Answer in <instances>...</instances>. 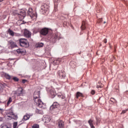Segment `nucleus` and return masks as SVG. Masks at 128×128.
<instances>
[{"instance_id":"9","label":"nucleus","mask_w":128,"mask_h":128,"mask_svg":"<svg viewBox=\"0 0 128 128\" xmlns=\"http://www.w3.org/2000/svg\"><path fill=\"white\" fill-rule=\"evenodd\" d=\"M40 34L42 36H46L48 34V28H44L40 30Z\"/></svg>"},{"instance_id":"35","label":"nucleus","mask_w":128,"mask_h":128,"mask_svg":"<svg viewBox=\"0 0 128 128\" xmlns=\"http://www.w3.org/2000/svg\"><path fill=\"white\" fill-rule=\"evenodd\" d=\"M22 82L23 84H26V80H22Z\"/></svg>"},{"instance_id":"4","label":"nucleus","mask_w":128,"mask_h":128,"mask_svg":"<svg viewBox=\"0 0 128 128\" xmlns=\"http://www.w3.org/2000/svg\"><path fill=\"white\" fill-rule=\"evenodd\" d=\"M24 94V91L22 88H20L18 89L17 90L14 92L15 96H22Z\"/></svg>"},{"instance_id":"15","label":"nucleus","mask_w":128,"mask_h":128,"mask_svg":"<svg viewBox=\"0 0 128 128\" xmlns=\"http://www.w3.org/2000/svg\"><path fill=\"white\" fill-rule=\"evenodd\" d=\"M50 117L48 116H46L43 118V121L44 122L48 124V122H50Z\"/></svg>"},{"instance_id":"34","label":"nucleus","mask_w":128,"mask_h":128,"mask_svg":"<svg viewBox=\"0 0 128 128\" xmlns=\"http://www.w3.org/2000/svg\"><path fill=\"white\" fill-rule=\"evenodd\" d=\"M103 42L104 44H106V42H108V40H106V38H104Z\"/></svg>"},{"instance_id":"27","label":"nucleus","mask_w":128,"mask_h":128,"mask_svg":"<svg viewBox=\"0 0 128 128\" xmlns=\"http://www.w3.org/2000/svg\"><path fill=\"white\" fill-rule=\"evenodd\" d=\"M32 128H40V126L38 124H36L32 126Z\"/></svg>"},{"instance_id":"23","label":"nucleus","mask_w":128,"mask_h":128,"mask_svg":"<svg viewBox=\"0 0 128 128\" xmlns=\"http://www.w3.org/2000/svg\"><path fill=\"white\" fill-rule=\"evenodd\" d=\"M12 102V97L9 98V99L8 101L7 102V106H10V102Z\"/></svg>"},{"instance_id":"3","label":"nucleus","mask_w":128,"mask_h":128,"mask_svg":"<svg viewBox=\"0 0 128 128\" xmlns=\"http://www.w3.org/2000/svg\"><path fill=\"white\" fill-rule=\"evenodd\" d=\"M20 46H23L24 48H28L30 46V44L28 40L24 38H21L19 40Z\"/></svg>"},{"instance_id":"20","label":"nucleus","mask_w":128,"mask_h":128,"mask_svg":"<svg viewBox=\"0 0 128 128\" xmlns=\"http://www.w3.org/2000/svg\"><path fill=\"white\" fill-rule=\"evenodd\" d=\"M8 34L11 36H14V31H12V30H10V29H8Z\"/></svg>"},{"instance_id":"24","label":"nucleus","mask_w":128,"mask_h":128,"mask_svg":"<svg viewBox=\"0 0 128 128\" xmlns=\"http://www.w3.org/2000/svg\"><path fill=\"white\" fill-rule=\"evenodd\" d=\"M16 52L18 54H22V52H23L22 50V49H18L16 50Z\"/></svg>"},{"instance_id":"17","label":"nucleus","mask_w":128,"mask_h":128,"mask_svg":"<svg viewBox=\"0 0 128 128\" xmlns=\"http://www.w3.org/2000/svg\"><path fill=\"white\" fill-rule=\"evenodd\" d=\"M84 94H82V93H81L80 92H76V98H84Z\"/></svg>"},{"instance_id":"38","label":"nucleus","mask_w":128,"mask_h":128,"mask_svg":"<svg viewBox=\"0 0 128 128\" xmlns=\"http://www.w3.org/2000/svg\"><path fill=\"white\" fill-rule=\"evenodd\" d=\"M102 22V19H100V22Z\"/></svg>"},{"instance_id":"22","label":"nucleus","mask_w":128,"mask_h":128,"mask_svg":"<svg viewBox=\"0 0 128 128\" xmlns=\"http://www.w3.org/2000/svg\"><path fill=\"white\" fill-rule=\"evenodd\" d=\"M36 48H42V46H44V44L42 43H38L37 44H36Z\"/></svg>"},{"instance_id":"33","label":"nucleus","mask_w":128,"mask_h":128,"mask_svg":"<svg viewBox=\"0 0 128 128\" xmlns=\"http://www.w3.org/2000/svg\"><path fill=\"white\" fill-rule=\"evenodd\" d=\"M127 110H128V109L125 110H123L122 112V114H126V112Z\"/></svg>"},{"instance_id":"1","label":"nucleus","mask_w":128,"mask_h":128,"mask_svg":"<svg viewBox=\"0 0 128 128\" xmlns=\"http://www.w3.org/2000/svg\"><path fill=\"white\" fill-rule=\"evenodd\" d=\"M40 97V92H35L34 94V100L36 105L41 108H44V104L42 101Z\"/></svg>"},{"instance_id":"37","label":"nucleus","mask_w":128,"mask_h":128,"mask_svg":"<svg viewBox=\"0 0 128 128\" xmlns=\"http://www.w3.org/2000/svg\"><path fill=\"white\" fill-rule=\"evenodd\" d=\"M0 122H2V118L0 117Z\"/></svg>"},{"instance_id":"39","label":"nucleus","mask_w":128,"mask_h":128,"mask_svg":"<svg viewBox=\"0 0 128 128\" xmlns=\"http://www.w3.org/2000/svg\"><path fill=\"white\" fill-rule=\"evenodd\" d=\"M4 0H0V2H4Z\"/></svg>"},{"instance_id":"11","label":"nucleus","mask_w":128,"mask_h":128,"mask_svg":"<svg viewBox=\"0 0 128 128\" xmlns=\"http://www.w3.org/2000/svg\"><path fill=\"white\" fill-rule=\"evenodd\" d=\"M50 8V6L47 4H44L41 6V10H44V12H48V8Z\"/></svg>"},{"instance_id":"16","label":"nucleus","mask_w":128,"mask_h":128,"mask_svg":"<svg viewBox=\"0 0 128 128\" xmlns=\"http://www.w3.org/2000/svg\"><path fill=\"white\" fill-rule=\"evenodd\" d=\"M88 124H90L91 128H96L94 126V120L90 119L88 120Z\"/></svg>"},{"instance_id":"10","label":"nucleus","mask_w":128,"mask_h":128,"mask_svg":"<svg viewBox=\"0 0 128 128\" xmlns=\"http://www.w3.org/2000/svg\"><path fill=\"white\" fill-rule=\"evenodd\" d=\"M58 128H64V122L62 120H59L57 123Z\"/></svg>"},{"instance_id":"21","label":"nucleus","mask_w":128,"mask_h":128,"mask_svg":"<svg viewBox=\"0 0 128 128\" xmlns=\"http://www.w3.org/2000/svg\"><path fill=\"white\" fill-rule=\"evenodd\" d=\"M4 76L6 80H10V78H12V76H10L8 74H5Z\"/></svg>"},{"instance_id":"14","label":"nucleus","mask_w":128,"mask_h":128,"mask_svg":"<svg viewBox=\"0 0 128 128\" xmlns=\"http://www.w3.org/2000/svg\"><path fill=\"white\" fill-rule=\"evenodd\" d=\"M58 106H60L58 103L57 102H54L52 105L50 107V110H54V108H58Z\"/></svg>"},{"instance_id":"40","label":"nucleus","mask_w":128,"mask_h":128,"mask_svg":"<svg viewBox=\"0 0 128 128\" xmlns=\"http://www.w3.org/2000/svg\"><path fill=\"white\" fill-rule=\"evenodd\" d=\"M126 94H128V91L126 92Z\"/></svg>"},{"instance_id":"12","label":"nucleus","mask_w":128,"mask_h":128,"mask_svg":"<svg viewBox=\"0 0 128 128\" xmlns=\"http://www.w3.org/2000/svg\"><path fill=\"white\" fill-rule=\"evenodd\" d=\"M50 96H51L52 98H54V96L56 95V91L52 89L49 92Z\"/></svg>"},{"instance_id":"42","label":"nucleus","mask_w":128,"mask_h":128,"mask_svg":"<svg viewBox=\"0 0 128 128\" xmlns=\"http://www.w3.org/2000/svg\"><path fill=\"white\" fill-rule=\"evenodd\" d=\"M98 84H100V82H98Z\"/></svg>"},{"instance_id":"30","label":"nucleus","mask_w":128,"mask_h":128,"mask_svg":"<svg viewBox=\"0 0 128 128\" xmlns=\"http://www.w3.org/2000/svg\"><path fill=\"white\" fill-rule=\"evenodd\" d=\"M103 87H104V86L102 84L97 85V86H96L97 88H102Z\"/></svg>"},{"instance_id":"2","label":"nucleus","mask_w":128,"mask_h":128,"mask_svg":"<svg viewBox=\"0 0 128 128\" xmlns=\"http://www.w3.org/2000/svg\"><path fill=\"white\" fill-rule=\"evenodd\" d=\"M6 116L10 120H18V115L14 114L12 109H10L6 112Z\"/></svg>"},{"instance_id":"7","label":"nucleus","mask_w":128,"mask_h":128,"mask_svg":"<svg viewBox=\"0 0 128 128\" xmlns=\"http://www.w3.org/2000/svg\"><path fill=\"white\" fill-rule=\"evenodd\" d=\"M16 14L18 16L20 20H24L26 16V12L20 11V12H16Z\"/></svg>"},{"instance_id":"13","label":"nucleus","mask_w":128,"mask_h":128,"mask_svg":"<svg viewBox=\"0 0 128 128\" xmlns=\"http://www.w3.org/2000/svg\"><path fill=\"white\" fill-rule=\"evenodd\" d=\"M24 36L26 38H30V36H32V33L28 30H25L24 31Z\"/></svg>"},{"instance_id":"41","label":"nucleus","mask_w":128,"mask_h":128,"mask_svg":"<svg viewBox=\"0 0 128 128\" xmlns=\"http://www.w3.org/2000/svg\"><path fill=\"white\" fill-rule=\"evenodd\" d=\"M106 22H104V24H106Z\"/></svg>"},{"instance_id":"43","label":"nucleus","mask_w":128,"mask_h":128,"mask_svg":"<svg viewBox=\"0 0 128 128\" xmlns=\"http://www.w3.org/2000/svg\"><path fill=\"white\" fill-rule=\"evenodd\" d=\"M96 124H98V123H96Z\"/></svg>"},{"instance_id":"29","label":"nucleus","mask_w":128,"mask_h":128,"mask_svg":"<svg viewBox=\"0 0 128 128\" xmlns=\"http://www.w3.org/2000/svg\"><path fill=\"white\" fill-rule=\"evenodd\" d=\"M13 80H14V82H18L20 80V79L17 77H14Z\"/></svg>"},{"instance_id":"5","label":"nucleus","mask_w":128,"mask_h":128,"mask_svg":"<svg viewBox=\"0 0 128 128\" xmlns=\"http://www.w3.org/2000/svg\"><path fill=\"white\" fill-rule=\"evenodd\" d=\"M27 14L31 18H33V20H36V13H34L32 12V8H30L27 12Z\"/></svg>"},{"instance_id":"18","label":"nucleus","mask_w":128,"mask_h":128,"mask_svg":"<svg viewBox=\"0 0 128 128\" xmlns=\"http://www.w3.org/2000/svg\"><path fill=\"white\" fill-rule=\"evenodd\" d=\"M80 28H81L82 30H84L86 28V21L84 20L82 21V24Z\"/></svg>"},{"instance_id":"26","label":"nucleus","mask_w":128,"mask_h":128,"mask_svg":"<svg viewBox=\"0 0 128 128\" xmlns=\"http://www.w3.org/2000/svg\"><path fill=\"white\" fill-rule=\"evenodd\" d=\"M16 126H18V122H14L13 124V128H16Z\"/></svg>"},{"instance_id":"28","label":"nucleus","mask_w":128,"mask_h":128,"mask_svg":"<svg viewBox=\"0 0 128 128\" xmlns=\"http://www.w3.org/2000/svg\"><path fill=\"white\" fill-rule=\"evenodd\" d=\"M36 114H42V110H40L38 109H36Z\"/></svg>"},{"instance_id":"6","label":"nucleus","mask_w":128,"mask_h":128,"mask_svg":"<svg viewBox=\"0 0 128 128\" xmlns=\"http://www.w3.org/2000/svg\"><path fill=\"white\" fill-rule=\"evenodd\" d=\"M8 42V48H16V46H18L16 43L12 40H10Z\"/></svg>"},{"instance_id":"31","label":"nucleus","mask_w":128,"mask_h":128,"mask_svg":"<svg viewBox=\"0 0 128 128\" xmlns=\"http://www.w3.org/2000/svg\"><path fill=\"white\" fill-rule=\"evenodd\" d=\"M91 94H92V96L96 94V90H92L90 92Z\"/></svg>"},{"instance_id":"8","label":"nucleus","mask_w":128,"mask_h":128,"mask_svg":"<svg viewBox=\"0 0 128 128\" xmlns=\"http://www.w3.org/2000/svg\"><path fill=\"white\" fill-rule=\"evenodd\" d=\"M58 74L61 78H66V72L64 70L58 71Z\"/></svg>"},{"instance_id":"32","label":"nucleus","mask_w":128,"mask_h":128,"mask_svg":"<svg viewBox=\"0 0 128 128\" xmlns=\"http://www.w3.org/2000/svg\"><path fill=\"white\" fill-rule=\"evenodd\" d=\"M110 102H116V99H114V98H110Z\"/></svg>"},{"instance_id":"36","label":"nucleus","mask_w":128,"mask_h":128,"mask_svg":"<svg viewBox=\"0 0 128 128\" xmlns=\"http://www.w3.org/2000/svg\"><path fill=\"white\" fill-rule=\"evenodd\" d=\"M54 38L55 40H56V38H58V36L56 34L54 36Z\"/></svg>"},{"instance_id":"19","label":"nucleus","mask_w":128,"mask_h":128,"mask_svg":"<svg viewBox=\"0 0 128 128\" xmlns=\"http://www.w3.org/2000/svg\"><path fill=\"white\" fill-rule=\"evenodd\" d=\"M32 116V115L26 114L25 116H24L22 120H30V116Z\"/></svg>"},{"instance_id":"25","label":"nucleus","mask_w":128,"mask_h":128,"mask_svg":"<svg viewBox=\"0 0 128 128\" xmlns=\"http://www.w3.org/2000/svg\"><path fill=\"white\" fill-rule=\"evenodd\" d=\"M60 60H54V63L56 64H60Z\"/></svg>"}]
</instances>
